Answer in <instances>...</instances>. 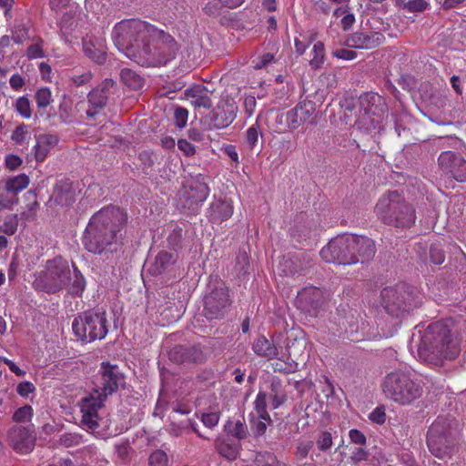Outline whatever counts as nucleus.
Returning a JSON list of instances; mask_svg holds the SVG:
<instances>
[{
	"instance_id": "6e6d98bb",
	"label": "nucleus",
	"mask_w": 466,
	"mask_h": 466,
	"mask_svg": "<svg viewBox=\"0 0 466 466\" xmlns=\"http://www.w3.org/2000/svg\"><path fill=\"white\" fill-rule=\"evenodd\" d=\"M223 152L231 159L232 162L235 163L236 166L239 163L238 154L237 152L236 147L231 144L224 145L222 147Z\"/></svg>"
},
{
	"instance_id": "423d86ee",
	"label": "nucleus",
	"mask_w": 466,
	"mask_h": 466,
	"mask_svg": "<svg viewBox=\"0 0 466 466\" xmlns=\"http://www.w3.org/2000/svg\"><path fill=\"white\" fill-rule=\"evenodd\" d=\"M381 389L386 399L402 406L411 404L423 394L421 384L401 371L389 373L382 381Z\"/></svg>"
},
{
	"instance_id": "2eb2a0df",
	"label": "nucleus",
	"mask_w": 466,
	"mask_h": 466,
	"mask_svg": "<svg viewBox=\"0 0 466 466\" xmlns=\"http://www.w3.org/2000/svg\"><path fill=\"white\" fill-rule=\"evenodd\" d=\"M228 293L225 289H218L205 296V315L208 319H218L228 304Z\"/></svg>"
},
{
	"instance_id": "7ed1b4c3",
	"label": "nucleus",
	"mask_w": 466,
	"mask_h": 466,
	"mask_svg": "<svg viewBox=\"0 0 466 466\" xmlns=\"http://www.w3.org/2000/svg\"><path fill=\"white\" fill-rule=\"evenodd\" d=\"M124 220V214L118 208L109 206L100 209L90 218L85 230V248L94 254L110 249L117 240V233Z\"/></svg>"
},
{
	"instance_id": "cd10ccee",
	"label": "nucleus",
	"mask_w": 466,
	"mask_h": 466,
	"mask_svg": "<svg viewBox=\"0 0 466 466\" xmlns=\"http://www.w3.org/2000/svg\"><path fill=\"white\" fill-rule=\"evenodd\" d=\"M86 286V279L77 268L74 267V276L70 284V292L75 296H80Z\"/></svg>"
},
{
	"instance_id": "a19ab883",
	"label": "nucleus",
	"mask_w": 466,
	"mask_h": 466,
	"mask_svg": "<svg viewBox=\"0 0 466 466\" xmlns=\"http://www.w3.org/2000/svg\"><path fill=\"white\" fill-rule=\"evenodd\" d=\"M32 417L33 408L29 405H25L15 411L13 420L17 422H26L29 421Z\"/></svg>"
},
{
	"instance_id": "052dcab7",
	"label": "nucleus",
	"mask_w": 466,
	"mask_h": 466,
	"mask_svg": "<svg viewBox=\"0 0 466 466\" xmlns=\"http://www.w3.org/2000/svg\"><path fill=\"white\" fill-rule=\"evenodd\" d=\"M231 434L238 440L244 439L247 435V426L241 421L238 420L231 431Z\"/></svg>"
},
{
	"instance_id": "c03bdc74",
	"label": "nucleus",
	"mask_w": 466,
	"mask_h": 466,
	"mask_svg": "<svg viewBox=\"0 0 466 466\" xmlns=\"http://www.w3.org/2000/svg\"><path fill=\"white\" fill-rule=\"evenodd\" d=\"M149 466H167V456L163 451H156L149 456Z\"/></svg>"
},
{
	"instance_id": "a211bd4d",
	"label": "nucleus",
	"mask_w": 466,
	"mask_h": 466,
	"mask_svg": "<svg viewBox=\"0 0 466 466\" xmlns=\"http://www.w3.org/2000/svg\"><path fill=\"white\" fill-rule=\"evenodd\" d=\"M83 50L90 59L98 64L106 60V44L102 37L86 35L83 38Z\"/></svg>"
},
{
	"instance_id": "473e14b6",
	"label": "nucleus",
	"mask_w": 466,
	"mask_h": 466,
	"mask_svg": "<svg viewBox=\"0 0 466 466\" xmlns=\"http://www.w3.org/2000/svg\"><path fill=\"white\" fill-rule=\"evenodd\" d=\"M107 101L106 94L99 88H94L88 94V102L95 109L103 108Z\"/></svg>"
},
{
	"instance_id": "c756f323",
	"label": "nucleus",
	"mask_w": 466,
	"mask_h": 466,
	"mask_svg": "<svg viewBox=\"0 0 466 466\" xmlns=\"http://www.w3.org/2000/svg\"><path fill=\"white\" fill-rule=\"evenodd\" d=\"M273 369L275 371L289 374L298 370L299 364L289 358H287V360L277 359L273 363Z\"/></svg>"
},
{
	"instance_id": "0e129e2a",
	"label": "nucleus",
	"mask_w": 466,
	"mask_h": 466,
	"mask_svg": "<svg viewBox=\"0 0 466 466\" xmlns=\"http://www.w3.org/2000/svg\"><path fill=\"white\" fill-rule=\"evenodd\" d=\"M431 258L434 264L440 265L444 261V254L441 250L432 248L431 249Z\"/></svg>"
},
{
	"instance_id": "c85d7f7f",
	"label": "nucleus",
	"mask_w": 466,
	"mask_h": 466,
	"mask_svg": "<svg viewBox=\"0 0 466 466\" xmlns=\"http://www.w3.org/2000/svg\"><path fill=\"white\" fill-rule=\"evenodd\" d=\"M399 5L408 12H423L429 7L426 0H397Z\"/></svg>"
},
{
	"instance_id": "58836bf2",
	"label": "nucleus",
	"mask_w": 466,
	"mask_h": 466,
	"mask_svg": "<svg viewBox=\"0 0 466 466\" xmlns=\"http://www.w3.org/2000/svg\"><path fill=\"white\" fill-rule=\"evenodd\" d=\"M271 421L270 416H268V419L263 416H258V419L252 420L251 428L256 435L261 436L266 432L268 425H269Z\"/></svg>"
},
{
	"instance_id": "4c0bfd02",
	"label": "nucleus",
	"mask_w": 466,
	"mask_h": 466,
	"mask_svg": "<svg viewBox=\"0 0 466 466\" xmlns=\"http://www.w3.org/2000/svg\"><path fill=\"white\" fill-rule=\"evenodd\" d=\"M257 466H281L276 456L269 452L258 453L255 458Z\"/></svg>"
},
{
	"instance_id": "69168bd1",
	"label": "nucleus",
	"mask_w": 466,
	"mask_h": 466,
	"mask_svg": "<svg viewBox=\"0 0 466 466\" xmlns=\"http://www.w3.org/2000/svg\"><path fill=\"white\" fill-rule=\"evenodd\" d=\"M116 452L118 457L125 458L128 454L129 446L127 442H119L115 446Z\"/></svg>"
},
{
	"instance_id": "ea45409f",
	"label": "nucleus",
	"mask_w": 466,
	"mask_h": 466,
	"mask_svg": "<svg viewBox=\"0 0 466 466\" xmlns=\"http://www.w3.org/2000/svg\"><path fill=\"white\" fill-rule=\"evenodd\" d=\"M317 448L320 451H328L333 445L331 433L329 431H322L316 441Z\"/></svg>"
},
{
	"instance_id": "f257e3e1",
	"label": "nucleus",
	"mask_w": 466,
	"mask_h": 466,
	"mask_svg": "<svg viewBox=\"0 0 466 466\" xmlns=\"http://www.w3.org/2000/svg\"><path fill=\"white\" fill-rule=\"evenodd\" d=\"M154 26L139 19L118 22L112 39L116 48L142 66H160L174 58L177 43L169 35L155 37Z\"/></svg>"
},
{
	"instance_id": "393cba45",
	"label": "nucleus",
	"mask_w": 466,
	"mask_h": 466,
	"mask_svg": "<svg viewBox=\"0 0 466 466\" xmlns=\"http://www.w3.org/2000/svg\"><path fill=\"white\" fill-rule=\"evenodd\" d=\"M30 183L29 177L24 173L9 177L5 180V190L16 198L17 194L25 189Z\"/></svg>"
},
{
	"instance_id": "774afa93",
	"label": "nucleus",
	"mask_w": 466,
	"mask_h": 466,
	"mask_svg": "<svg viewBox=\"0 0 466 466\" xmlns=\"http://www.w3.org/2000/svg\"><path fill=\"white\" fill-rule=\"evenodd\" d=\"M244 106L248 116H251L255 110L256 99L254 96H247L244 100Z\"/></svg>"
},
{
	"instance_id": "72a5a7b5",
	"label": "nucleus",
	"mask_w": 466,
	"mask_h": 466,
	"mask_svg": "<svg viewBox=\"0 0 466 466\" xmlns=\"http://www.w3.org/2000/svg\"><path fill=\"white\" fill-rule=\"evenodd\" d=\"M313 57L309 60V64L313 68H319L324 62L325 48L322 42H317L312 48Z\"/></svg>"
},
{
	"instance_id": "49530a36",
	"label": "nucleus",
	"mask_w": 466,
	"mask_h": 466,
	"mask_svg": "<svg viewBox=\"0 0 466 466\" xmlns=\"http://www.w3.org/2000/svg\"><path fill=\"white\" fill-rule=\"evenodd\" d=\"M386 410L383 406L375 408L369 415V419L376 424L382 425L386 421Z\"/></svg>"
},
{
	"instance_id": "864d4df0",
	"label": "nucleus",
	"mask_w": 466,
	"mask_h": 466,
	"mask_svg": "<svg viewBox=\"0 0 466 466\" xmlns=\"http://www.w3.org/2000/svg\"><path fill=\"white\" fill-rule=\"evenodd\" d=\"M177 147L187 157H191L196 153V147L186 139H179L177 141Z\"/></svg>"
},
{
	"instance_id": "412c9836",
	"label": "nucleus",
	"mask_w": 466,
	"mask_h": 466,
	"mask_svg": "<svg viewBox=\"0 0 466 466\" xmlns=\"http://www.w3.org/2000/svg\"><path fill=\"white\" fill-rule=\"evenodd\" d=\"M175 252L161 251L155 258L154 261L147 262V271L151 275H160L168 270L177 261Z\"/></svg>"
},
{
	"instance_id": "f3484780",
	"label": "nucleus",
	"mask_w": 466,
	"mask_h": 466,
	"mask_svg": "<svg viewBox=\"0 0 466 466\" xmlns=\"http://www.w3.org/2000/svg\"><path fill=\"white\" fill-rule=\"evenodd\" d=\"M238 107L234 103L222 101L213 110L212 124L216 128L228 127L236 118Z\"/></svg>"
},
{
	"instance_id": "5fc2aeb1",
	"label": "nucleus",
	"mask_w": 466,
	"mask_h": 466,
	"mask_svg": "<svg viewBox=\"0 0 466 466\" xmlns=\"http://www.w3.org/2000/svg\"><path fill=\"white\" fill-rule=\"evenodd\" d=\"M333 56L339 59L353 60L356 58L357 54L353 50L339 48L333 52Z\"/></svg>"
},
{
	"instance_id": "f704fd0d",
	"label": "nucleus",
	"mask_w": 466,
	"mask_h": 466,
	"mask_svg": "<svg viewBox=\"0 0 466 466\" xmlns=\"http://www.w3.org/2000/svg\"><path fill=\"white\" fill-rule=\"evenodd\" d=\"M35 99L37 107L46 108L52 102V92L48 87H41L36 90Z\"/></svg>"
},
{
	"instance_id": "aec40b11",
	"label": "nucleus",
	"mask_w": 466,
	"mask_h": 466,
	"mask_svg": "<svg viewBox=\"0 0 466 466\" xmlns=\"http://www.w3.org/2000/svg\"><path fill=\"white\" fill-rule=\"evenodd\" d=\"M233 202L230 199L214 201L208 210V218L214 223H221L233 215Z\"/></svg>"
},
{
	"instance_id": "20e7f679",
	"label": "nucleus",
	"mask_w": 466,
	"mask_h": 466,
	"mask_svg": "<svg viewBox=\"0 0 466 466\" xmlns=\"http://www.w3.org/2000/svg\"><path fill=\"white\" fill-rule=\"evenodd\" d=\"M374 212L385 224L410 228L416 220L415 210L398 191H388L378 199Z\"/></svg>"
},
{
	"instance_id": "338daca9",
	"label": "nucleus",
	"mask_w": 466,
	"mask_h": 466,
	"mask_svg": "<svg viewBox=\"0 0 466 466\" xmlns=\"http://www.w3.org/2000/svg\"><path fill=\"white\" fill-rule=\"evenodd\" d=\"M188 138L195 142H201L204 139V134L198 129L191 128L187 131Z\"/></svg>"
},
{
	"instance_id": "8fccbe9b",
	"label": "nucleus",
	"mask_w": 466,
	"mask_h": 466,
	"mask_svg": "<svg viewBox=\"0 0 466 466\" xmlns=\"http://www.w3.org/2000/svg\"><path fill=\"white\" fill-rule=\"evenodd\" d=\"M176 125L178 128H183L187 126L188 118V111L184 107H177L174 114Z\"/></svg>"
},
{
	"instance_id": "6e6552de",
	"label": "nucleus",
	"mask_w": 466,
	"mask_h": 466,
	"mask_svg": "<svg viewBox=\"0 0 466 466\" xmlns=\"http://www.w3.org/2000/svg\"><path fill=\"white\" fill-rule=\"evenodd\" d=\"M352 243L351 234L339 235L322 248L320 257L328 263L350 265L355 259L350 248Z\"/></svg>"
},
{
	"instance_id": "de8ad7c7",
	"label": "nucleus",
	"mask_w": 466,
	"mask_h": 466,
	"mask_svg": "<svg viewBox=\"0 0 466 466\" xmlns=\"http://www.w3.org/2000/svg\"><path fill=\"white\" fill-rule=\"evenodd\" d=\"M220 419V413L218 411H212L208 413H203L201 416L202 423L208 428H214L218 425Z\"/></svg>"
},
{
	"instance_id": "9b49d317",
	"label": "nucleus",
	"mask_w": 466,
	"mask_h": 466,
	"mask_svg": "<svg viewBox=\"0 0 466 466\" xmlns=\"http://www.w3.org/2000/svg\"><path fill=\"white\" fill-rule=\"evenodd\" d=\"M438 161L441 170L445 175L459 182H466V160L461 155L445 151L440 155Z\"/></svg>"
},
{
	"instance_id": "bb28decb",
	"label": "nucleus",
	"mask_w": 466,
	"mask_h": 466,
	"mask_svg": "<svg viewBox=\"0 0 466 466\" xmlns=\"http://www.w3.org/2000/svg\"><path fill=\"white\" fill-rule=\"evenodd\" d=\"M120 76L123 83L134 90H138L143 87V78L131 69H122Z\"/></svg>"
},
{
	"instance_id": "f03ea898",
	"label": "nucleus",
	"mask_w": 466,
	"mask_h": 466,
	"mask_svg": "<svg viewBox=\"0 0 466 466\" xmlns=\"http://www.w3.org/2000/svg\"><path fill=\"white\" fill-rule=\"evenodd\" d=\"M99 373L100 378L97 379L95 388L79 402L82 416L80 425L89 432H95L98 429L101 420L99 410L104 407L106 398L117 389L121 380L117 366L108 362L101 363Z\"/></svg>"
},
{
	"instance_id": "2f4dec72",
	"label": "nucleus",
	"mask_w": 466,
	"mask_h": 466,
	"mask_svg": "<svg viewBox=\"0 0 466 466\" xmlns=\"http://www.w3.org/2000/svg\"><path fill=\"white\" fill-rule=\"evenodd\" d=\"M15 112L22 117L28 119L32 116L31 103L26 96H19L14 104Z\"/></svg>"
},
{
	"instance_id": "0eeeda50",
	"label": "nucleus",
	"mask_w": 466,
	"mask_h": 466,
	"mask_svg": "<svg viewBox=\"0 0 466 466\" xmlns=\"http://www.w3.org/2000/svg\"><path fill=\"white\" fill-rule=\"evenodd\" d=\"M72 329L75 336L83 343L102 339L108 332L106 312L86 311L73 320Z\"/></svg>"
},
{
	"instance_id": "a18cd8bd",
	"label": "nucleus",
	"mask_w": 466,
	"mask_h": 466,
	"mask_svg": "<svg viewBox=\"0 0 466 466\" xmlns=\"http://www.w3.org/2000/svg\"><path fill=\"white\" fill-rule=\"evenodd\" d=\"M275 60L272 53H265L252 61L253 67L255 69H261L273 63Z\"/></svg>"
},
{
	"instance_id": "79ce46f5",
	"label": "nucleus",
	"mask_w": 466,
	"mask_h": 466,
	"mask_svg": "<svg viewBox=\"0 0 466 466\" xmlns=\"http://www.w3.org/2000/svg\"><path fill=\"white\" fill-rule=\"evenodd\" d=\"M260 135V127L258 123L253 124L247 129L246 140L251 148L257 145Z\"/></svg>"
},
{
	"instance_id": "13d9d810",
	"label": "nucleus",
	"mask_w": 466,
	"mask_h": 466,
	"mask_svg": "<svg viewBox=\"0 0 466 466\" xmlns=\"http://www.w3.org/2000/svg\"><path fill=\"white\" fill-rule=\"evenodd\" d=\"M39 72L44 81L47 83L52 82V68L46 62H41L39 64Z\"/></svg>"
},
{
	"instance_id": "ddd939ff",
	"label": "nucleus",
	"mask_w": 466,
	"mask_h": 466,
	"mask_svg": "<svg viewBox=\"0 0 466 466\" xmlns=\"http://www.w3.org/2000/svg\"><path fill=\"white\" fill-rule=\"evenodd\" d=\"M8 441L16 452L26 454L33 451L35 439L29 428L15 426L8 431Z\"/></svg>"
},
{
	"instance_id": "a878e982",
	"label": "nucleus",
	"mask_w": 466,
	"mask_h": 466,
	"mask_svg": "<svg viewBox=\"0 0 466 466\" xmlns=\"http://www.w3.org/2000/svg\"><path fill=\"white\" fill-rule=\"evenodd\" d=\"M216 448L221 456L230 461L237 458L239 451L238 443L229 440L217 441Z\"/></svg>"
},
{
	"instance_id": "6ab92c4d",
	"label": "nucleus",
	"mask_w": 466,
	"mask_h": 466,
	"mask_svg": "<svg viewBox=\"0 0 466 466\" xmlns=\"http://www.w3.org/2000/svg\"><path fill=\"white\" fill-rule=\"evenodd\" d=\"M208 91L201 85H194L185 89L184 98L195 107L209 109L212 106Z\"/></svg>"
},
{
	"instance_id": "b1692460",
	"label": "nucleus",
	"mask_w": 466,
	"mask_h": 466,
	"mask_svg": "<svg viewBox=\"0 0 466 466\" xmlns=\"http://www.w3.org/2000/svg\"><path fill=\"white\" fill-rule=\"evenodd\" d=\"M58 139L56 136L50 134L40 135L36 138V144L34 147L35 157L36 161H43L52 147H54Z\"/></svg>"
},
{
	"instance_id": "e433bc0d",
	"label": "nucleus",
	"mask_w": 466,
	"mask_h": 466,
	"mask_svg": "<svg viewBox=\"0 0 466 466\" xmlns=\"http://www.w3.org/2000/svg\"><path fill=\"white\" fill-rule=\"evenodd\" d=\"M255 410L258 416H263L268 419L269 414L267 411V394L259 391L254 401Z\"/></svg>"
},
{
	"instance_id": "09e8293b",
	"label": "nucleus",
	"mask_w": 466,
	"mask_h": 466,
	"mask_svg": "<svg viewBox=\"0 0 466 466\" xmlns=\"http://www.w3.org/2000/svg\"><path fill=\"white\" fill-rule=\"evenodd\" d=\"M312 447H313L312 441L308 440V441H299L296 448V456L299 460L305 459L308 456L310 450L312 449Z\"/></svg>"
},
{
	"instance_id": "4be33fe9",
	"label": "nucleus",
	"mask_w": 466,
	"mask_h": 466,
	"mask_svg": "<svg viewBox=\"0 0 466 466\" xmlns=\"http://www.w3.org/2000/svg\"><path fill=\"white\" fill-rule=\"evenodd\" d=\"M185 194L191 203L204 202L209 195L208 185L200 178L193 179L188 188L185 187Z\"/></svg>"
},
{
	"instance_id": "5701e85b",
	"label": "nucleus",
	"mask_w": 466,
	"mask_h": 466,
	"mask_svg": "<svg viewBox=\"0 0 466 466\" xmlns=\"http://www.w3.org/2000/svg\"><path fill=\"white\" fill-rule=\"evenodd\" d=\"M252 350L256 355L267 360H273L279 353L277 346L263 335L254 340Z\"/></svg>"
},
{
	"instance_id": "37998d69",
	"label": "nucleus",
	"mask_w": 466,
	"mask_h": 466,
	"mask_svg": "<svg viewBox=\"0 0 466 466\" xmlns=\"http://www.w3.org/2000/svg\"><path fill=\"white\" fill-rule=\"evenodd\" d=\"M29 137V132L25 125L18 126L12 133V140L17 144L22 145Z\"/></svg>"
},
{
	"instance_id": "3c124183",
	"label": "nucleus",
	"mask_w": 466,
	"mask_h": 466,
	"mask_svg": "<svg viewBox=\"0 0 466 466\" xmlns=\"http://www.w3.org/2000/svg\"><path fill=\"white\" fill-rule=\"evenodd\" d=\"M26 56L30 59L42 58L45 56V53L42 49V46L39 43L31 45L26 50Z\"/></svg>"
},
{
	"instance_id": "9d476101",
	"label": "nucleus",
	"mask_w": 466,
	"mask_h": 466,
	"mask_svg": "<svg viewBox=\"0 0 466 466\" xmlns=\"http://www.w3.org/2000/svg\"><path fill=\"white\" fill-rule=\"evenodd\" d=\"M427 445L431 452L441 459L450 456L451 448L448 445V438L446 436L442 420L434 421L427 432Z\"/></svg>"
},
{
	"instance_id": "bf43d9fd",
	"label": "nucleus",
	"mask_w": 466,
	"mask_h": 466,
	"mask_svg": "<svg viewBox=\"0 0 466 466\" xmlns=\"http://www.w3.org/2000/svg\"><path fill=\"white\" fill-rule=\"evenodd\" d=\"M22 159L16 155H8L5 157V164L9 170H15L22 164Z\"/></svg>"
},
{
	"instance_id": "e2e57ef3",
	"label": "nucleus",
	"mask_w": 466,
	"mask_h": 466,
	"mask_svg": "<svg viewBox=\"0 0 466 466\" xmlns=\"http://www.w3.org/2000/svg\"><path fill=\"white\" fill-rule=\"evenodd\" d=\"M60 441L66 446H72L78 443L79 436L73 433H65L61 436Z\"/></svg>"
},
{
	"instance_id": "c9c22d12",
	"label": "nucleus",
	"mask_w": 466,
	"mask_h": 466,
	"mask_svg": "<svg viewBox=\"0 0 466 466\" xmlns=\"http://www.w3.org/2000/svg\"><path fill=\"white\" fill-rule=\"evenodd\" d=\"M12 39L16 44H22L29 39V26L26 24H18L12 31Z\"/></svg>"
},
{
	"instance_id": "1a4fd4ad",
	"label": "nucleus",
	"mask_w": 466,
	"mask_h": 466,
	"mask_svg": "<svg viewBox=\"0 0 466 466\" xmlns=\"http://www.w3.org/2000/svg\"><path fill=\"white\" fill-rule=\"evenodd\" d=\"M69 269L66 261L61 258L48 261L46 270L39 276L38 281L42 282V288L48 293L59 290L67 279Z\"/></svg>"
},
{
	"instance_id": "680f3d73",
	"label": "nucleus",
	"mask_w": 466,
	"mask_h": 466,
	"mask_svg": "<svg viewBox=\"0 0 466 466\" xmlns=\"http://www.w3.org/2000/svg\"><path fill=\"white\" fill-rule=\"evenodd\" d=\"M349 437L351 442L364 445L366 443V437L365 435L359 430L353 429L350 430L349 432Z\"/></svg>"
},
{
	"instance_id": "7c9ffc66",
	"label": "nucleus",
	"mask_w": 466,
	"mask_h": 466,
	"mask_svg": "<svg viewBox=\"0 0 466 466\" xmlns=\"http://www.w3.org/2000/svg\"><path fill=\"white\" fill-rule=\"evenodd\" d=\"M18 217L15 214H9L5 217L3 223L0 225V232L8 236H13L18 227Z\"/></svg>"
},
{
	"instance_id": "4468645a",
	"label": "nucleus",
	"mask_w": 466,
	"mask_h": 466,
	"mask_svg": "<svg viewBox=\"0 0 466 466\" xmlns=\"http://www.w3.org/2000/svg\"><path fill=\"white\" fill-rule=\"evenodd\" d=\"M385 41V36L380 32L359 31L350 35L346 45L350 48L371 49L379 46Z\"/></svg>"
},
{
	"instance_id": "dca6fc26",
	"label": "nucleus",
	"mask_w": 466,
	"mask_h": 466,
	"mask_svg": "<svg viewBox=\"0 0 466 466\" xmlns=\"http://www.w3.org/2000/svg\"><path fill=\"white\" fill-rule=\"evenodd\" d=\"M351 238H353V243L350 245V248L352 255L355 257L352 264L363 263L371 259L375 254L374 241L370 238L353 234H351Z\"/></svg>"
},
{
	"instance_id": "603ef678",
	"label": "nucleus",
	"mask_w": 466,
	"mask_h": 466,
	"mask_svg": "<svg viewBox=\"0 0 466 466\" xmlns=\"http://www.w3.org/2000/svg\"><path fill=\"white\" fill-rule=\"evenodd\" d=\"M35 390V385L27 380L19 383L16 388L17 393L24 398L27 397L30 393L34 392Z\"/></svg>"
},
{
	"instance_id": "39448f33",
	"label": "nucleus",
	"mask_w": 466,
	"mask_h": 466,
	"mask_svg": "<svg viewBox=\"0 0 466 466\" xmlns=\"http://www.w3.org/2000/svg\"><path fill=\"white\" fill-rule=\"evenodd\" d=\"M459 351L457 342L451 338L450 329L442 322L431 323L423 331L419 345L420 355H431L432 360H452Z\"/></svg>"
},
{
	"instance_id": "4d7b16f0",
	"label": "nucleus",
	"mask_w": 466,
	"mask_h": 466,
	"mask_svg": "<svg viewBox=\"0 0 466 466\" xmlns=\"http://www.w3.org/2000/svg\"><path fill=\"white\" fill-rule=\"evenodd\" d=\"M10 86L15 91H20L25 84V78L19 74H14L9 79Z\"/></svg>"
},
{
	"instance_id": "f8f14e48",
	"label": "nucleus",
	"mask_w": 466,
	"mask_h": 466,
	"mask_svg": "<svg viewBox=\"0 0 466 466\" xmlns=\"http://www.w3.org/2000/svg\"><path fill=\"white\" fill-rule=\"evenodd\" d=\"M314 112V104L311 101H303L299 103L294 108L289 110L286 114L281 115L279 116L280 122H282V118L284 117L287 127L290 130H295L301 125L309 121Z\"/></svg>"
}]
</instances>
